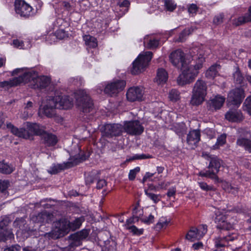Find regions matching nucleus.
I'll use <instances>...</instances> for the list:
<instances>
[{"label": "nucleus", "mask_w": 251, "mask_h": 251, "mask_svg": "<svg viewBox=\"0 0 251 251\" xmlns=\"http://www.w3.org/2000/svg\"><path fill=\"white\" fill-rule=\"evenodd\" d=\"M194 60L197 61L195 65H190L189 60L185 57L184 53L181 50L172 52L169 58L172 64L182 71V73L177 78L178 85L183 86L192 82L199 73L198 70L202 68L204 58L200 54L199 56H193Z\"/></svg>", "instance_id": "f257e3e1"}, {"label": "nucleus", "mask_w": 251, "mask_h": 251, "mask_svg": "<svg viewBox=\"0 0 251 251\" xmlns=\"http://www.w3.org/2000/svg\"><path fill=\"white\" fill-rule=\"evenodd\" d=\"M7 127L15 135L25 139H33V135L40 136L46 146H53L58 142L57 136L45 130V127L36 123L26 122L25 127L18 128L11 123L7 124Z\"/></svg>", "instance_id": "f03ea898"}, {"label": "nucleus", "mask_w": 251, "mask_h": 251, "mask_svg": "<svg viewBox=\"0 0 251 251\" xmlns=\"http://www.w3.org/2000/svg\"><path fill=\"white\" fill-rule=\"evenodd\" d=\"M73 105V100L68 96H49L44 107V112L46 116L51 118L56 115L55 109H68Z\"/></svg>", "instance_id": "7ed1b4c3"}, {"label": "nucleus", "mask_w": 251, "mask_h": 251, "mask_svg": "<svg viewBox=\"0 0 251 251\" xmlns=\"http://www.w3.org/2000/svg\"><path fill=\"white\" fill-rule=\"evenodd\" d=\"M207 89L206 82L201 79L198 80L193 89L190 104L193 106L201 104L205 100V97L207 95Z\"/></svg>", "instance_id": "20e7f679"}, {"label": "nucleus", "mask_w": 251, "mask_h": 251, "mask_svg": "<svg viewBox=\"0 0 251 251\" xmlns=\"http://www.w3.org/2000/svg\"><path fill=\"white\" fill-rule=\"evenodd\" d=\"M76 105L82 114L86 115L93 110V103L84 90H79L75 94Z\"/></svg>", "instance_id": "39448f33"}, {"label": "nucleus", "mask_w": 251, "mask_h": 251, "mask_svg": "<svg viewBox=\"0 0 251 251\" xmlns=\"http://www.w3.org/2000/svg\"><path fill=\"white\" fill-rule=\"evenodd\" d=\"M88 156L85 154H77L71 156L69 161L63 164L53 165L48 172L50 174H56L61 171L74 167L79 163L85 160Z\"/></svg>", "instance_id": "423d86ee"}, {"label": "nucleus", "mask_w": 251, "mask_h": 251, "mask_svg": "<svg viewBox=\"0 0 251 251\" xmlns=\"http://www.w3.org/2000/svg\"><path fill=\"white\" fill-rule=\"evenodd\" d=\"M203 155H206L207 159L209 160L210 162L208 166V170L205 172H201L200 176L208 177L214 179H216L218 177L216 174L219 172L220 168L223 166V161L214 155L203 154Z\"/></svg>", "instance_id": "0eeeda50"}, {"label": "nucleus", "mask_w": 251, "mask_h": 251, "mask_svg": "<svg viewBox=\"0 0 251 251\" xmlns=\"http://www.w3.org/2000/svg\"><path fill=\"white\" fill-rule=\"evenodd\" d=\"M22 74L19 77H15L17 85L21 83H26L31 82V85L34 83V79L37 77L36 72L33 70L25 69L24 68H18L14 70L12 73V75L18 74Z\"/></svg>", "instance_id": "6e6552de"}, {"label": "nucleus", "mask_w": 251, "mask_h": 251, "mask_svg": "<svg viewBox=\"0 0 251 251\" xmlns=\"http://www.w3.org/2000/svg\"><path fill=\"white\" fill-rule=\"evenodd\" d=\"M152 56V53L151 51H147L144 54H140L132 64L131 73L136 75L141 73L151 60Z\"/></svg>", "instance_id": "1a4fd4ad"}, {"label": "nucleus", "mask_w": 251, "mask_h": 251, "mask_svg": "<svg viewBox=\"0 0 251 251\" xmlns=\"http://www.w3.org/2000/svg\"><path fill=\"white\" fill-rule=\"evenodd\" d=\"M89 234L87 229H83L79 232L72 234L69 236L71 242L69 245L64 248V251H73L74 248L80 245L81 241L85 239Z\"/></svg>", "instance_id": "9d476101"}, {"label": "nucleus", "mask_w": 251, "mask_h": 251, "mask_svg": "<svg viewBox=\"0 0 251 251\" xmlns=\"http://www.w3.org/2000/svg\"><path fill=\"white\" fill-rule=\"evenodd\" d=\"M245 97L244 91L242 88H236L230 91L227 98L228 105L238 107Z\"/></svg>", "instance_id": "9b49d317"}, {"label": "nucleus", "mask_w": 251, "mask_h": 251, "mask_svg": "<svg viewBox=\"0 0 251 251\" xmlns=\"http://www.w3.org/2000/svg\"><path fill=\"white\" fill-rule=\"evenodd\" d=\"M124 128L128 134L132 135H139L143 133L144 129L140 122L137 120L126 122Z\"/></svg>", "instance_id": "f8f14e48"}, {"label": "nucleus", "mask_w": 251, "mask_h": 251, "mask_svg": "<svg viewBox=\"0 0 251 251\" xmlns=\"http://www.w3.org/2000/svg\"><path fill=\"white\" fill-rule=\"evenodd\" d=\"M126 81L123 80H114L108 84L104 89V92L110 96L117 95L126 86Z\"/></svg>", "instance_id": "ddd939ff"}, {"label": "nucleus", "mask_w": 251, "mask_h": 251, "mask_svg": "<svg viewBox=\"0 0 251 251\" xmlns=\"http://www.w3.org/2000/svg\"><path fill=\"white\" fill-rule=\"evenodd\" d=\"M15 6L16 12L21 16L28 17L31 15L32 7L24 0H16Z\"/></svg>", "instance_id": "4468645a"}, {"label": "nucleus", "mask_w": 251, "mask_h": 251, "mask_svg": "<svg viewBox=\"0 0 251 251\" xmlns=\"http://www.w3.org/2000/svg\"><path fill=\"white\" fill-rule=\"evenodd\" d=\"M9 223L8 218L3 219L0 222V242H5L13 237V234L8 227Z\"/></svg>", "instance_id": "2eb2a0df"}, {"label": "nucleus", "mask_w": 251, "mask_h": 251, "mask_svg": "<svg viewBox=\"0 0 251 251\" xmlns=\"http://www.w3.org/2000/svg\"><path fill=\"white\" fill-rule=\"evenodd\" d=\"M122 126L119 124H106L103 126V135L107 137L117 136L121 134Z\"/></svg>", "instance_id": "dca6fc26"}, {"label": "nucleus", "mask_w": 251, "mask_h": 251, "mask_svg": "<svg viewBox=\"0 0 251 251\" xmlns=\"http://www.w3.org/2000/svg\"><path fill=\"white\" fill-rule=\"evenodd\" d=\"M143 96V91L138 87H131L126 93V98L130 101L141 100Z\"/></svg>", "instance_id": "f3484780"}, {"label": "nucleus", "mask_w": 251, "mask_h": 251, "mask_svg": "<svg viewBox=\"0 0 251 251\" xmlns=\"http://www.w3.org/2000/svg\"><path fill=\"white\" fill-rule=\"evenodd\" d=\"M50 83V77L46 76H38L34 79L32 84V88L34 89H39L40 90L46 89L49 86Z\"/></svg>", "instance_id": "a211bd4d"}, {"label": "nucleus", "mask_w": 251, "mask_h": 251, "mask_svg": "<svg viewBox=\"0 0 251 251\" xmlns=\"http://www.w3.org/2000/svg\"><path fill=\"white\" fill-rule=\"evenodd\" d=\"M53 218V215L51 213L44 211L39 213L37 215L33 216L32 220L34 222L45 224L51 222Z\"/></svg>", "instance_id": "6ab92c4d"}, {"label": "nucleus", "mask_w": 251, "mask_h": 251, "mask_svg": "<svg viewBox=\"0 0 251 251\" xmlns=\"http://www.w3.org/2000/svg\"><path fill=\"white\" fill-rule=\"evenodd\" d=\"M200 140V132L198 130H193L190 131L187 136V144L192 146H196V144Z\"/></svg>", "instance_id": "aec40b11"}, {"label": "nucleus", "mask_w": 251, "mask_h": 251, "mask_svg": "<svg viewBox=\"0 0 251 251\" xmlns=\"http://www.w3.org/2000/svg\"><path fill=\"white\" fill-rule=\"evenodd\" d=\"M236 234L232 233L226 236H222L220 235L216 239L215 244L217 247H222L226 246L225 242L232 241L237 238Z\"/></svg>", "instance_id": "412c9836"}, {"label": "nucleus", "mask_w": 251, "mask_h": 251, "mask_svg": "<svg viewBox=\"0 0 251 251\" xmlns=\"http://www.w3.org/2000/svg\"><path fill=\"white\" fill-rule=\"evenodd\" d=\"M225 101V98L217 96L213 98H211L208 101V104L211 108L219 109L222 106Z\"/></svg>", "instance_id": "4be33fe9"}, {"label": "nucleus", "mask_w": 251, "mask_h": 251, "mask_svg": "<svg viewBox=\"0 0 251 251\" xmlns=\"http://www.w3.org/2000/svg\"><path fill=\"white\" fill-rule=\"evenodd\" d=\"M225 117L226 120L232 122H239L243 120L242 113L235 110L228 111L226 114Z\"/></svg>", "instance_id": "5701e85b"}, {"label": "nucleus", "mask_w": 251, "mask_h": 251, "mask_svg": "<svg viewBox=\"0 0 251 251\" xmlns=\"http://www.w3.org/2000/svg\"><path fill=\"white\" fill-rule=\"evenodd\" d=\"M221 69V66L217 64H214L211 66L205 72V76L208 79H214L219 75V71Z\"/></svg>", "instance_id": "b1692460"}, {"label": "nucleus", "mask_w": 251, "mask_h": 251, "mask_svg": "<svg viewBox=\"0 0 251 251\" xmlns=\"http://www.w3.org/2000/svg\"><path fill=\"white\" fill-rule=\"evenodd\" d=\"M236 145L244 148L245 151L251 153V140L239 137L237 139Z\"/></svg>", "instance_id": "393cba45"}, {"label": "nucleus", "mask_w": 251, "mask_h": 251, "mask_svg": "<svg viewBox=\"0 0 251 251\" xmlns=\"http://www.w3.org/2000/svg\"><path fill=\"white\" fill-rule=\"evenodd\" d=\"M56 230L55 232H67L70 229L69 221L67 220H60L55 224ZM60 233L59 234H60Z\"/></svg>", "instance_id": "a878e982"}, {"label": "nucleus", "mask_w": 251, "mask_h": 251, "mask_svg": "<svg viewBox=\"0 0 251 251\" xmlns=\"http://www.w3.org/2000/svg\"><path fill=\"white\" fill-rule=\"evenodd\" d=\"M168 75L166 71L163 68L158 69L155 78L156 82L159 84L165 83L168 80Z\"/></svg>", "instance_id": "bb28decb"}, {"label": "nucleus", "mask_w": 251, "mask_h": 251, "mask_svg": "<svg viewBox=\"0 0 251 251\" xmlns=\"http://www.w3.org/2000/svg\"><path fill=\"white\" fill-rule=\"evenodd\" d=\"M186 238L191 241H194L196 240H200L201 238L197 231V228L192 227L187 234Z\"/></svg>", "instance_id": "cd10ccee"}, {"label": "nucleus", "mask_w": 251, "mask_h": 251, "mask_svg": "<svg viewBox=\"0 0 251 251\" xmlns=\"http://www.w3.org/2000/svg\"><path fill=\"white\" fill-rule=\"evenodd\" d=\"M250 22H251V6L249 8L248 13L245 14L244 16L240 17L238 18L237 23H236V25H239Z\"/></svg>", "instance_id": "c85d7f7f"}, {"label": "nucleus", "mask_w": 251, "mask_h": 251, "mask_svg": "<svg viewBox=\"0 0 251 251\" xmlns=\"http://www.w3.org/2000/svg\"><path fill=\"white\" fill-rule=\"evenodd\" d=\"M86 46L90 48H95L97 46V41L96 38L89 35H85L83 37Z\"/></svg>", "instance_id": "c756f323"}, {"label": "nucleus", "mask_w": 251, "mask_h": 251, "mask_svg": "<svg viewBox=\"0 0 251 251\" xmlns=\"http://www.w3.org/2000/svg\"><path fill=\"white\" fill-rule=\"evenodd\" d=\"M13 171L12 166L4 161H0V173L4 174H10Z\"/></svg>", "instance_id": "7c9ffc66"}, {"label": "nucleus", "mask_w": 251, "mask_h": 251, "mask_svg": "<svg viewBox=\"0 0 251 251\" xmlns=\"http://www.w3.org/2000/svg\"><path fill=\"white\" fill-rule=\"evenodd\" d=\"M84 221V218L81 217L77 218L72 222H69L70 229L75 230L79 228Z\"/></svg>", "instance_id": "2f4dec72"}, {"label": "nucleus", "mask_w": 251, "mask_h": 251, "mask_svg": "<svg viewBox=\"0 0 251 251\" xmlns=\"http://www.w3.org/2000/svg\"><path fill=\"white\" fill-rule=\"evenodd\" d=\"M99 178V173L97 171H94L88 174L86 176L85 181L87 184L93 183L95 180Z\"/></svg>", "instance_id": "473e14b6"}, {"label": "nucleus", "mask_w": 251, "mask_h": 251, "mask_svg": "<svg viewBox=\"0 0 251 251\" xmlns=\"http://www.w3.org/2000/svg\"><path fill=\"white\" fill-rule=\"evenodd\" d=\"M26 224L25 220L23 218H17L13 223V226L15 227L18 228L23 232L24 231L25 225Z\"/></svg>", "instance_id": "72a5a7b5"}, {"label": "nucleus", "mask_w": 251, "mask_h": 251, "mask_svg": "<svg viewBox=\"0 0 251 251\" xmlns=\"http://www.w3.org/2000/svg\"><path fill=\"white\" fill-rule=\"evenodd\" d=\"M232 224L227 221L226 219L223 223H220V224L217 225V228L224 230H230L232 228Z\"/></svg>", "instance_id": "f704fd0d"}, {"label": "nucleus", "mask_w": 251, "mask_h": 251, "mask_svg": "<svg viewBox=\"0 0 251 251\" xmlns=\"http://www.w3.org/2000/svg\"><path fill=\"white\" fill-rule=\"evenodd\" d=\"M243 109L251 115V96L245 100L243 103Z\"/></svg>", "instance_id": "c9c22d12"}, {"label": "nucleus", "mask_w": 251, "mask_h": 251, "mask_svg": "<svg viewBox=\"0 0 251 251\" xmlns=\"http://www.w3.org/2000/svg\"><path fill=\"white\" fill-rule=\"evenodd\" d=\"M169 97L170 100L176 101L180 98L179 93L177 90L173 89L169 92Z\"/></svg>", "instance_id": "e433bc0d"}, {"label": "nucleus", "mask_w": 251, "mask_h": 251, "mask_svg": "<svg viewBox=\"0 0 251 251\" xmlns=\"http://www.w3.org/2000/svg\"><path fill=\"white\" fill-rule=\"evenodd\" d=\"M17 82L15 81V78L7 81L0 82V87L3 88L5 87H12L17 86Z\"/></svg>", "instance_id": "4c0bfd02"}, {"label": "nucleus", "mask_w": 251, "mask_h": 251, "mask_svg": "<svg viewBox=\"0 0 251 251\" xmlns=\"http://www.w3.org/2000/svg\"><path fill=\"white\" fill-rule=\"evenodd\" d=\"M224 188L227 192L231 193L233 194H236L238 192V188L234 187L227 183L224 184Z\"/></svg>", "instance_id": "58836bf2"}, {"label": "nucleus", "mask_w": 251, "mask_h": 251, "mask_svg": "<svg viewBox=\"0 0 251 251\" xmlns=\"http://www.w3.org/2000/svg\"><path fill=\"white\" fill-rule=\"evenodd\" d=\"M226 141V135L222 134L217 138L216 144L214 146V149H218L219 146L224 145Z\"/></svg>", "instance_id": "ea45409f"}, {"label": "nucleus", "mask_w": 251, "mask_h": 251, "mask_svg": "<svg viewBox=\"0 0 251 251\" xmlns=\"http://www.w3.org/2000/svg\"><path fill=\"white\" fill-rule=\"evenodd\" d=\"M126 228L130 231L133 234L140 235L143 233V229H139L134 226H127Z\"/></svg>", "instance_id": "a19ab883"}, {"label": "nucleus", "mask_w": 251, "mask_h": 251, "mask_svg": "<svg viewBox=\"0 0 251 251\" xmlns=\"http://www.w3.org/2000/svg\"><path fill=\"white\" fill-rule=\"evenodd\" d=\"M234 79L237 84H241L243 80V77L240 72L237 70L233 74Z\"/></svg>", "instance_id": "79ce46f5"}, {"label": "nucleus", "mask_w": 251, "mask_h": 251, "mask_svg": "<svg viewBox=\"0 0 251 251\" xmlns=\"http://www.w3.org/2000/svg\"><path fill=\"white\" fill-rule=\"evenodd\" d=\"M159 45V40L155 39H150L148 43L147 48L150 49L156 48Z\"/></svg>", "instance_id": "37998d69"}, {"label": "nucleus", "mask_w": 251, "mask_h": 251, "mask_svg": "<svg viewBox=\"0 0 251 251\" xmlns=\"http://www.w3.org/2000/svg\"><path fill=\"white\" fill-rule=\"evenodd\" d=\"M165 5L166 9L170 11H173L176 7L172 0H165Z\"/></svg>", "instance_id": "c03bdc74"}, {"label": "nucleus", "mask_w": 251, "mask_h": 251, "mask_svg": "<svg viewBox=\"0 0 251 251\" xmlns=\"http://www.w3.org/2000/svg\"><path fill=\"white\" fill-rule=\"evenodd\" d=\"M146 195L149 197L151 200H152L155 203H157L158 201H160L159 197V195H156L153 194L152 193H149L147 190L145 191Z\"/></svg>", "instance_id": "a18cd8bd"}, {"label": "nucleus", "mask_w": 251, "mask_h": 251, "mask_svg": "<svg viewBox=\"0 0 251 251\" xmlns=\"http://www.w3.org/2000/svg\"><path fill=\"white\" fill-rule=\"evenodd\" d=\"M9 185V181L7 180H0V192H4Z\"/></svg>", "instance_id": "49530a36"}, {"label": "nucleus", "mask_w": 251, "mask_h": 251, "mask_svg": "<svg viewBox=\"0 0 251 251\" xmlns=\"http://www.w3.org/2000/svg\"><path fill=\"white\" fill-rule=\"evenodd\" d=\"M191 29H185L179 35L178 41L179 42H183L185 40V37L191 33Z\"/></svg>", "instance_id": "de8ad7c7"}, {"label": "nucleus", "mask_w": 251, "mask_h": 251, "mask_svg": "<svg viewBox=\"0 0 251 251\" xmlns=\"http://www.w3.org/2000/svg\"><path fill=\"white\" fill-rule=\"evenodd\" d=\"M140 168L137 167L134 169L130 170L128 175V178L129 180H133L135 179L137 173L139 172Z\"/></svg>", "instance_id": "09e8293b"}, {"label": "nucleus", "mask_w": 251, "mask_h": 251, "mask_svg": "<svg viewBox=\"0 0 251 251\" xmlns=\"http://www.w3.org/2000/svg\"><path fill=\"white\" fill-rule=\"evenodd\" d=\"M207 226L206 225H201L197 228V231L201 238L207 232Z\"/></svg>", "instance_id": "8fccbe9b"}, {"label": "nucleus", "mask_w": 251, "mask_h": 251, "mask_svg": "<svg viewBox=\"0 0 251 251\" xmlns=\"http://www.w3.org/2000/svg\"><path fill=\"white\" fill-rule=\"evenodd\" d=\"M227 218L223 214L217 215L215 218V222L217 225L220 224V223H223Z\"/></svg>", "instance_id": "3c124183"}, {"label": "nucleus", "mask_w": 251, "mask_h": 251, "mask_svg": "<svg viewBox=\"0 0 251 251\" xmlns=\"http://www.w3.org/2000/svg\"><path fill=\"white\" fill-rule=\"evenodd\" d=\"M55 35L56 37L59 39H63L67 36L66 32L63 29L57 30L55 32Z\"/></svg>", "instance_id": "603ef678"}, {"label": "nucleus", "mask_w": 251, "mask_h": 251, "mask_svg": "<svg viewBox=\"0 0 251 251\" xmlns=\"http://www.w3.org/2000/svg\"><path fill=\"white\" fill-rule=\"evenodd\" d=\"M223 18L224 15L223 14H220L219 15H218L214 18L213 20V23L216 25L220 24L223 23Z\"/></svg>", "instance_id": "864d4df0"}, {"label": "nucleus", "mask_w": 251, "mask_h": 251, "mask_svg": "<svg viewBox=\"0 0 251 251\" xmlns=\"http://www.w3.org/2000/svg\"><path fill=\"white\" fill-rule=\"evenodd\" d=\"M168 224V222L167 221H162L161 220L157 223L156 225V228L157 229H161L164 226H166Z\"/></svg>", "instance_id": "5fc2aeb1"}, {"label": "nucleus", "mask_w": 251, "mask_h": 251, "mask_svg": "<svg viewBox=\"0 0 251 251\" xmlns=\"http://www.w3.org/2000/svg\"><path fill=\"white\" fill-rule=\"evenodd\" d=\"M198 7L195 4H192L188 7V12L190 14H195L198 11Z\"/></svg>", "instance_id": "6e6d98bb"}, {"label": "nucleus", "mask_w": 251, "mask_h": 251, "mask_svg": "<svg viewBox=\"0 0 251 251\" xmlns=\"http://www.w3.org/2000/svg\"><path fill=\"white\" fill-rule=\"evenodd\" d=\"M152 158V156L149 154H142L141 155H135L133 157V159H144Z\"/></svg>", "instance_id": "4d7b16f0"}, {"label": "nucleus", "mask_w": 251, "mask_h": 251, "mask_svg": "<svg viewBox=\"0 0 251 251\" xmlns=\"http://www.w3.org/2000/svg\"><path fill=\"white\" fill-rule=\"evenodd\" d=\"M199 185L201 188L204 191H209L212 189L211 186H208L205 182H199Z\"/></svg>", "instance_id": "13d9d810"}, {"label": "nucleus", "mask_w": 251, "mask_h": 251, "mask_svg": "<svg viewBox=\"0 0 251 251\" xmlns=\"http://www.w3.org/2000/svg\"><path fill=\"white\" fill-rule=\"evenodd\" d=\"M154 217L152 215H150L148 217L143 218L141 221L146 224H150L153 223Z\"/></svg>", "instance_id": "bf43d9fd"}, {"label": "nucleus", "mask_w": 251, "mask_h": 251, "mask_svg": "<svg viewBox=\"0 0 251 251\" xmlns=\"http://www.w3.org/2000/svg\"><path fill=\"white\" fill-rule=\"evenodd\" d=\"M21 248L19 245H15L5 249L4 251H20Z\"/></svg>", "instance_id": "052dcab7"}, {"label": "nucleus", "mask_w": 251, "mask_h": 251, "mask_svg": "<svg viewBox=\"0 0 251 251\" xmlns=\"http://www.w3.org/2000/svg\"><path fill=\"white\" fill-rule=\"evenodd\" d=\"M106 185V182L104 179L99 180L97 185V189H101Z\"/></svg>", "instance_id": "680f3d73"}, {"label": "nucleus", "mask_w": 251, "mask_h": 251, "mask_svg": "<svg viewBox=\"0 0 251 251\" xmlns=\"http://www.w3.org/2000/svg\"><path fill=\"white\" fill-rule=\"evenodd\" d=\"M176 193V189L175 187H172L170 188L168 190V191L167 193V195L168 197H171L172 196H173L175 195Z\"/></svg>", "instance_id": "e2e57ef3"}, {"label": "nucleus", "mask_w": 251, "mask_h": 251, "mask_svg": "<svg viewBox=\"0 0 251 251\" xmlns=\"http://www.w3.org/2000/svg\"><path fill=\"white\" fill-rule=\"evenodd\" d=\"M13 44L16 47H22L23 45V42L20 41L19 40L16 39L14 40L13 41Z\"/></svg>", "instance_id": "0e129e2a"}, {"label": "nucleus", "mask_w": 251, "mask_h": 251, "mask_svg": "<svg viewBox=\"0 0 251 251\" xmlns=\"http://www.w3.org/2000/svg\"><path fill=\"white\" fill-rule=\"evenodd\" d=\"M134 219H135V218L134 217V216H132V217H131L130 218L127 219L126 220V224L125 225V226H126V227L127 226H128L132 223H134L135 222H134Z\"/></svg>", "instance_id": "69168bd1"}, {"label": "nucleus", "mask_w": 251, "mask_h": 251, "mask_svg": "<svg viewBox=\"0 0 251 251\" xmlns=\"http://www.w3.org/2000/svg\"><path fill=\"white\" fill-rule=\"evenodd\" d=\"M202 247V243L201 242H198L193 245V247L195 250H198Z\"/></svg>", "instance_id": "338daca9"}, {"label": "nucleus", "mask_w": 251, "mask_h": 251, "mask_svg": "<svg viewBox=\"0 0 251 251\" xmlns=\"http://www.w3.org/2000/svg\"><path fill=\"white\" fill-rule=\"evenodd\" d=\"M129 1L127 0H124L122 2H121L119 5L120 7H128L129 5Z\"/></svg>", "instance_id": "774afa93"}]
</instances>
